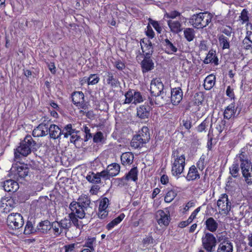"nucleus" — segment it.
Returning a JSON list of instances; mask_svg holds the SVG:
<instances>
[{
    "instance_id": "obj_2",
    "label": "nucleus",
    "mask_w": 252,
    "mask_h": 252,
    "mask_svg": "<svg viewBox=\"0 0 252 252\" xmlns=\"http://www.w3.org/2000/svg\"><path fill=\"white\" fill-rule=\"evenodd\" d=\"M150 91L156 97V104L163 105L169 101V95H166V93L164 91V86L160 78H156L151 81Z\"/></svg>"
},
{
    "instance_id": "obj_56",
    "label": "nucleus",
    "mask_w": 252,
    "mask_h": 252,
    "mask_svg": "<svg viewBox=\"0 0 252 252\" xmlns=\"http://www.w3.org/2000/svg\"><path fill=\"white\" fill-rule=\"evenodd\" d=\"M242 44L245 49L248 50L252 48V43L250 41V39L247 37L243 39Z\"/></svg>"
},
{
    "instance_id": "obj_63",
    "label": "nucleus",
    "mask_w": 252,
    "mask_h": 252,
    "mask_svg": "<svg viewBox=\"0 0 252 252\" xmlns=\"http://www.w3.org/2000/svg\"><path fill=\"white\" fill-rule=\"evenodd\" d=\"M222 32L228 36H230L232 33V29L230 26H226L222 29Z\"/></svg>"
},
{
    "instance_id": "obj_50",
    "label": "nucleus",
    "mask_w": 252,
    "mask_h": 252,
    "mask_svg": "<svg viewBox=\"0 0 252 252\" xmlns=\"http://www.w3.org/2000/svg\"><path fill=\"white\" fill-rule=\"evenodd\" d=\"M226 121L224 120H221L218 122L216 128L219 133H220L224 130L226 126Z\"/></svg>"
},
{
    "instance_id": "obj_21",
    "label": "nucleus",
    "mask_w": 252,
    "mask_h": 252,
    "mask_svg": "<svg viewBox=\"0 0 252 252\" xmlns=\"http://www.w3.org/2000/svg\"><path fill=\"white\" fill-rule=\"evenodd\" d=\"M51 229V222L48 220L41 221L36 227V232L44 234L47 233Z\"/></svg>"
},
{
    "instance_id": "obj_48",
    "label": "nucleus",
    "mask_w": 252,
    "mask_h": 252,
    "mask_svg": "<svg viewBox=\"0 0 252 252\" xmlns=\"http://www.w3.org/2000/svg\"><path fill=\"white\" fill-rule=\"evenodd\" d=\"M86 81H87L88 85H94L99 82V78L95 74H91L85 80Z\"/></svg>"
},
{
    "instance_id": "obj_38",
    "label": "nucleus",
    "mask_w": 252,
    "mask_h": 252,
    "mask_svg": "<svg viewBox=\"0 0 252 252\" xmlns=\"http://www.w3.org/2000/svg\"><path fill=\"white\" fill-rule=\"evenodd\" d=\"M59 221L60 222L61 226H62L61 229H63L64 233H66L71 226V222L70 218H65Z\"/></svg>"
},
{
    "instance_id": "obj_28",
    "label": "nucleus",
    "mask_w": 252,
    "mask_h": 252,
    "mask_svg": "<svg viewBox=\"0 0 252 252\" xmlns=\"http://www.w3.org/2000/svg\"><path fill=\"white\" fill-rule=\"evenodd\" d=\"M138 173L137 167H134L131 168L125 176L128 181H132L136 182L138 180Z\"/></svg>"
},
{
    "instance_id": "obj_25",
    "label": "nucleus",
    "mask_w": 252,
    "mask_h": 252,
    "mask_svg": "<svg viewBox=\"0 0 252 252\" xmlns=\"http://www.w3.org/2000/svg\"><path fill=\"white\" fill-rule=\"evenodd\" d=\"M206 228L212 232H215L219 226L218 222L212 217L208 218L205 222Z\"/></svg>"
},
{
    "instance_id": "obj_22",
    "label": "nucleus",
    "mask_w": 252,
    "mask_h": 252,
    "mask_svg": "<svg viewBox=\"0 0 252 252\" xmlns=\"http://www.w3.org/2000/svg\"><path fill=\"white\" fill-rule=\"evenodd\" d=\"M233 245L229 240L220 243L218 247L217 252H232Z\"/></svg>"
},
{
    "instance_id": "obj_51",
    "label": "nucleus",
    "mask_w": 252,
    "mask_h": 252,
    "mask_svg": "<svg viewBox=\"0 0 252 252\" xmlns=\"http://www.w3.org/2000/svg\"><path fill=\"white\" fill-rule=\"evenodd\" d=\"M109 200L107 197L103 198L100 201L98 209H106L108 204Z\"/></svg>"
},
{
    "instance_id": "obj_8",
    "label": "nucleus",
    "mask_w": 252,
    "mask_h": 252,
    "mask_svg": "<svg viewBox=\"0 0 252 252\" xmlns=\"http://www.w3.org/2000/svg\"><path fill=\"white\" fill-rule=\"evenodd\" d=\"M217 242L214 234L209 232L205 233L202 238V246L207 252H212L215 250Z\"/></svg>"
},
{
    "instance_id": "obj_29",
    "label": "nucleus",
    "mask_w": 252,
    "mask_h": 252,
    "mask_svg": "<svg viewBox=\"0 0 252 252\" xmlns=\"http://www.w3.org/2000/svg\"><path fill=\"white\" fill-rule=\"evenodd\" d=\"M146 142H144L142 138L139 135H136L132 138L130 145L132 147L135 149L141 148L143 146L144 144H146Z\"/></svg>"
},
{
    "instance_id": "obj_58",
    "label": "nucleus",
    "mask_w": 252,
    "mask_h": 252,
    "mask_svg": "<svg viewBox=\"0 0 252 252\" xmlns=\"http://www.w3.org/2000/svg\"><path fill=\"white\" fill-rule=\"evenodd\" d=\"M208 122L205 120L203 121L197 127V130L199 132H202L204 131L208 126Z\"/></svg>"
},
{
    "instance_id": "obj_61",
    "label": "nucleus",
    "mask_w": 252,
    "mask_h": 252,
    "mask_svg": "<svg viewBox=\"0 0 252 252\" xmlns=\"http://www.w3.org/2000/svg\"><path fill=\"white\" fill-rule=\"evenodd\" d=\"M108 212L106 209H99L98 216L101 219H105L108 216Z\"/></svg>"
},
{
    "instance_id": "obj_3",
    "label": "nucleus",
    "mask_w": 252,
    "mask_h": 252,
    "mask_svg": "<svg viewBox=\"0 0 252 252\" xmlns=\"http://www.w3.org/2000/svg\"><path fill=\"white\" fill-rule=\"evenodd\" d=\"M38 147L36 142L33 140L32 136L27 135L24 140L20 142V146L15 150V158L16 159L19 158L20 155L27 157L32 151H36Z\"/></svg>"
},
{
    "instance_id": "obj_44",
    "label": "nucleus",
    "mask_w": 252,
    "mask_h": 252,
    "mask_svg": "<svg viewBox=\"0 0 252 252\" xmlns=\"http://www.w3.org/2000/svg\"><path fill=\"white\" fill-rule=\"evenodd\" d=\"M35 233H36V228L33 226V224L31 221H28L25 227L24 234L29 235Z\"/></svg>"
},
{
    "instance_id": "obj_12",
    "label": "nucleus",
    "mask_w": 252,
    "mask_h": 252,
    "mask_svg": "<svg viewBox=\"0 0 252 252\" xmlns=\"http://www.w3.org/2000/svg\"><path fill=\"white\" fill-rule=\"evenodd\" d=\"M104 81L106 82L107 85L112 88H116L120 84L116 74L112 71L105 72Z\"/></svg>"
},
{
    "instance_id": "obj_11",
    "label": "nucleus",
    "mask_w": 252,
    "mask_h": 252,
    "mask_svg": "<svg viewBox=\"0 0 252 252\" xmlns=\"http://www.w3.org/2000/svg\"><path fill=\"white\" fill-rule=\"evenodd\" d=\"M156 218L158 224L161 226L168 225L170 221V216L168 211L166 212L159 210L157 212Z\"/></svg>"
},
{
    "instance_id": "obj_6",
    "label": "nucleus",
    "mask_w": 252,
    "mask_h": 252,
    "mask_svg": "<svg viewBox=\"0 0 252 252\" xmlns=\"http://www.w3.org/2000/svg\"><path fill=\"white\" fill-rule=\"evenodd\" d=\"M7 224L10 229L16 230L23 226L24 223L23 217L19 213H11L7 218Z\"/></svg>"
},
{
    "instance_id": "obj_39",
    "label": "nucleus",
    "mask_w": 252,
    "mask_h": 252,
    "mask_svg": "<svg viewBox=\"0 0 252 252\" xmlns=\"http://www.w3.org/2000/svg\"><path fill=\"white\" fill-rule=\"evenodd\" d=\"M125 215L122 213L118 217L114 219L111 222H110L107 225L106 228L108 230H110L113 228L115 226L118 224L125 218Z\"/></svg>"
},
{
    "instance_id": "obj_32",
    "label": "nucleus",
    "mask_w": 252,
    "mask_h": 252,
    "mask_svg": "<svg viewBox=\"0 0 252 252\" xmlns=\"http://www.w3.org/2000/svg\"><path fill=\"white\" fill-rule=\"evenodd\" d=\"M86 179L88 181L93 184H98L101 182V179L98 173H94L93 172H90L87 175Z\"/></svg>"
},
{
    "instance_id": "obj_64",
    "label": "nucleus",
    "mask_w": 252,
    "mask_h": 252,
    "mask_svg": "<svg viewBox=\"0 0 252 252\" xmlns=\"http://www.w3.org/2000/svg\"><path fill=\"white\" fill-rule=\"evenodd\" d=\"M226 94L227 96L232 98H234V93L233 92V89L231 88L230 86H228L227 87V89L226 91Z\"/></svg>"
},
{
    "instance_id": "obj_52",
    "label": "nucleus",
    "mask_w": 252,
    "mask_h": 252,
    "mask_svg": "<svg viewBox=\"0 0 252 252\" xmlns=\"http://www.w3.org/2000/svg\"><path fill=\"white\" fill-rule=\"evenodd\" d=\"M205 157L204 155H202L200 158L199 160L197 162V166L198 169L200 170H203L205 166Z\"/></svg>"
},
{
    "instance_id": "obj_54",
    "label": "nucleus",
    "mask_w": 252,
    "mask_h": 252,
    "mask_svg": "<svg viewBox=\"0 0 252 252\" xmlns=\"http://www.w3.org/2000/svg\"><path fill=\"white\" fill-rule=\"evenodd\" d=\"M116 182L118 186L123 187L127 185L128 181L124 176L122 178L117 179Z\"/></svg>"
},
{
    "instance_id": "obj_33",
    "label": "nucleus",
    "mask_w": 252,
    "mask_h": 252,
    "mask_svg": "<svg viewBox=\"0 0 252 252\" xmlns=\"http://www.w3.org/2000/svg\"><path fill=\"white\" fill-rule=\"evenodd\" d=\"M185 38L188 42H191L195 38V31L193 28H187L184 30Z\"/></svg>"
},
{
    "instance_id": "obj_10",
    "label": "nucleus",
    "mask_w": 252,
    "mask_h": 252,
    "mask_svg": "<svg viewBox=\"0 0 252 252\" xmlns=\"http://www.w3.org/2000/svg\"><path fill=\"white\" fill-rule=\"evenodd\" d=\"M72 100L74 105L79 108L86 110L88 105L84 101V94L82 92H75L72 94Z\"/></svg>"
},
{
    "instance_id": "obj_13",
    "label": "nucleus",
    "mask_w": 252,
    "mask_h": 252,
    "mask_svg": "<svg viewBox=\"0 0 252 252\" xmlns=\"http://www.w3.org/2000/svg\"><path fill=\"white\" fill-rule=\"evenodd\" d=\"M241 169L246 183L248 184H252V166L251 163H249L247 162H243Z\"/></svg>"
},
{
    "instance_id": "obj_35",
    "label": "nucleus",
    "mask_w": 252,
    "mask_h": 252,
    "mask_svg": "<svg viewBox=\"0 0 252 252\" xmlns=\"http://www.w3.org/2000/svg\"><path fill=\"white\" fill-rule=\"evenodd\" d=\"M76 130L75 129L72 128V125L69 124L64 127L63 129L62 130V135L63 136V138H67L69 136H71L74 133H75Z\"/></svg>"
},
{
    "instance_id": "obj_1",
    "label": "nucleus",
    "mask_w": 252,
    "mask_h": 252,
    "mask_svg": "<svg viewBox=\"0 0 252 252\" xmlns=\"http://www.w3.org/2000/svg\"><path fill=\"white\" fill-rule=\"evenodd\" d=\"M71 211L77 214V216L80 219L86 217V215L91 216L93 213V209L91 206V199L86 194L81 195L77 201H73L69 205Z\"/></svg>"
},
{
    "instance_id": "obj_45",
    "label": "nucleus",
    "mask_w": 252,
    "mask_h": 252,
    "mask_svg": "<svg viewBox=\"0 0 252 252\" xmlns=\"http://www.w3.org/2000/svg\"><path fill=\"white\" fill-rule=\"evenodd\" d=\"M176 195H177V193H176V191L173 190H170L168 191L166 193V194L164 197L165 202H167V203L171 202L175 198V197L176 196Z\"/></svg>"
},
{
    "instance_id": "obj_41",
    "label": "nucleus",
    "mask_w": 252,
    "mask_h": 252,
    "mask_svg": "<svg viewBox=\"0 0 252 252\" xmlns=\"http://www.w3.org/2000/svg\"><path fill=\"white\" fill-rule=\"evenodd\" d=\"M51 228L53 229L54 235H60L61 233H64L59 221H55L51 223Z\"/></svg>"
},
{
    "instance_id": "obj_24",
    "label": "nucleus",
    "mask_w": 252,
    "mask_h": 252,
    "mask_svg": "<svg viewBox=\"0 0 252 252\" xmlns=\"http://www.w3.org/2000/svg\"><path fill=\"white\" fill-rule=\"evenodd\" d=\"M164 18H167L168 19H174L176 18L177 17L179 18V20L181 22H183V23H186L187 21V19L183 16L180 12L177 10L171 11L169 12H166L164 16Z\"/></svg>"
},
{
    "instance_id": "obj_37",
    "label": "nucleus",
    "mask_w": 252,
    "mask_h": 252,
    "mask_svg": "<svg viewBox=\"0 0 252 252\" xmlns=\"http://www.w3.org/2000/svg\"><path fill=\"white\" fill-rule=\"evenodd\" d=\"M215 76L212 75L208 76L204 80V86L206 90H210L215 84Z\"/></svg>"
},
{
    "instance_id": "obj_31",
    "label": "nucleus",
    "mask_w": 252,
    "mask_h": 252,
    "mask_svg": "<svg viewBox=\"0 0 252 252\" xmlns=\"http://www.w3.org/2000/svg\"><path fill=\"white\" fill-rule=\"evenodd\" d=\"M107 170L111 177L117 175L120 171V165L117 163H113L107 166Z\"/></svg>"
},
{
    "instance_id": "obj_18",
    "label": "nucleus",
    "mask_w": 252,
    "mask_h": 252,
    "mask_svg": "<svg viewBox=\"0 0 252 252\" xmlns=\"http://www.w3.org/2000/svg\"><path fill=\"white\" fill-rule=\"evenodd\" d=\"M141 66L143 73L147 72L154 68V63L151 57H144L141 62Z\"/></svg>"
},
{
    "instance_id": "obj_17",
    "label": "nucleus",
    "mask_w": 252,
    "mask_h": 252,
    "mask_svg": "<svg viewBox=\"0 0 252 252\" xmlns=\"http://www.w3.org/2000/svg\"><path fill=\"white\" fill-rule=\"evenodd\" d=\"M3 187L5 191L14 192L19 189V185L16 181L9 179L3 182Z\"/></svg>"
},
{
    "instance_id": "obj_53",
    "label": "nucleus",
    "mask_w": 252,
    "mask_h": 252,
    "mask_svg": "<svg viewBox=\"0 0 252 252\" xmlns=\"http://www.w3.org/2000/svg\"><path fill=\"white\" fill-rule=\"evenodd\" d=\"M103 139V135L100 131L96 132L93 137V141L94 143L101 142Z\"/></svg>"
},
{
    "instance_id": "obj_15",
    "label": "nucleus",
    "mask_w": 252,
    "mask_h": 252,
    "mask_svg": "<svg viewBox=\"0 0 252 252\" xmlns=\"http://www.w3.org/2000/svg\"><path fill=\"white\" fill-rule=\"evenodd\" d=\"M48 133L50 138L53 139H60L63 132L58 126L52 124L48 127Z\"/></svg>"
},
{
    "instance_id": "obj_20",
    "label": "nucleus",
    "mask_w": 252,
    "mask_h": 252,
    "mask_svg": "<svg viewBox=\"0 0 252 252\" xmlns=\"http://www.w3.org/2000/svg\"><path fill=\"white\" fill-rule=\"evenodd\" d=\"M150 108L147 105H140L137 108V116L141 119L148 118L150 115Z\"/></svg>"
},
{
    "instance_id": "obj_4",
    "label": "nucleus",
    "mask_w": 252,
    "mask_h": 252,
    "mask_svg": "<svg viewBox=\"0 0 252 252\" xmlns=\"http://www.w3.org/2000/svg\"><path fill=\"white\" fill-rule=\"evenodd\" d=\"M171 158V174L179 178L185 168V156L180 154L178 150H174L172 152Z\"/></svg>"
},
{
    "instance_id": "obj_36",
    "label": "nucleus",
    "mask_w": 252,
    "mask_h": 252,
    "mask_svg": "<svg viewBox=\"0 0 252 252\" xmlns=\"http://www.w3.org/2000/svg\"><path fill=\"white\" fill-rule=\"evenodd\" d=\"M68 218H70L71 224H73L77 228L80 229L81 227H82L83 224L81 223V221L78 220L76 213L71 211V213L68 215ZM78 218H79L78 217Z\"/></svg>"
},
{
    "instance_id": "obj_7",
    "label": "nucleus",
    "mask_w": 252,
    "mask_h": 252,
    "mask_svg": "<svg viewBox=\"0 0 252 252\" xmlns=\"http://www.w3.org/2000/svg\"><path fill=\"white\" fill-rule=\"evenodd\" d=\"M29 169L27 165H13L10 169V172L13 175V178L20 181L23 180L28 175Z\"/></svg>"
},
{
    "instance_id": "obj_26",
    "label": "nucleus",
    "mask_w": 252,
    "mask_h": 252,
    "mask_svg": "<svg viewBox=\"0 0 252 252\" xmlns=\"http://www.w3.org/2000/svg\"><path fill=\"white\" fill-rule=\"evenodd\" d=\"M134 155L131 152L123 153L121 157L122 164L124 165H130L133 162Z\"/></svg>"
},
{
    "instance_id": "obj_49",
    "label": "nucleus",
    "mask_w": 252,
    "mask_h": 252,
    "mask_svg": "<svg viewBox=\"0 0 252 252\" xmlns=\"http://www.w3.org/2000/svg\"><path fill=\"white\" fill-rule=\"evenodd\" d=\"M96 242L95 238L93 237L88 238L85 244V246L90 249L92 251H94V246Z\"/></svg>"
},
{
    "instance_id": "obj_55",
    "label": "nucleus",
    "mask_w": 252,
    "mask_h": 252,
    "mask_svg": "<svg viewBox=\"0 0 252 252\" xmlns=\"http://www.w3.org/2000/svg\"><path fill=\"white\" fill-rule=\"evenodd\" d=\"M149 22L158 33H160L161 32V28L157 21L150 19Z\"/></svg>"
},
{
    "instance_id": "obj_57",
    "label": "nucleus",
    "mask_w": 252,
    "mask_h": 252,
    "mask_svg": "<svg viewBox=\"0 0 252 252\" xmlns=\"http://www.w3.org/2000/svg\"><path fill=\"white\" fill-rule=\"evenodd\" d=\"M83 130L85 133L84 141L86 142L92 137V135L90 132V129L88 126H83Z\"/></svg>"
},
{
    "instance_id": "obj_14",
    "label": "nucleus",
    "mask_w": 252,
    "mask_h": 252,
    "mask_svg": "<svg viewBox=\"0 0 252 252\" xmlns=\"http://www.w3.org/2000/svg\"><path fill=\"white\" fill-rule=\"evenodd\" d=\"M170 100L173 105L178 104L183 98V92L180 87L175 88L171 90Z\"/></svg>"
},
{
    "instance_id": "obj_34",
    "label": "nucleus",
    "mask_w": 252,
    "mask_h": 252,
    "mask_svg": "<svg viewBox=\"0 0 252 252\" xmlns=\"http://www.w3.org/2000/svg\"><path fill=\"white\" fill-rule=\"evenodd\" d=\"M141 137L144 140V142L147 143L150 139V132L148 127L143 126L141 130L139 131V133L137 134Z\"/></svg>"
},
{
    "instance_id": "obj_27",
    "label": "nucleus",
    "mask_w": 252,
    "mask_h": 252,
    "mask_svg": "<svg viewBox=\"0 0 252 252\" xmlns=\"http://www.w3.org/2000/svg\"><path fill=\"white\" fill-rule=\"evenodd\" d=\"M200 178L199 174L194 165H192L189 168L186 176V179L189 181H193Z\"/></svg>"
},
{
    "instance_id": "obj_19",
    "label": "nucleus",
    "mask_w": 252,
    "mask_h": 252,
    "mask_svg": "<svg viewBox=\"0 0 252 252\" xmlns=\"http://www.w3.org/2000/svg\"><path fill=\"white\" fill-rule=\"evenodd\" d=\"M181 22L179 20L178 21L169 20L167 21V25L172 32L178 33L183 30Z\"/></svg>"
},
{
    "instance_id": "obj_40",
    "label": "nucleus",
    "mask_w": 252,
    "mask_h": 252,
    "mask_svg": "<svg viewBox=\"0 0 252 252\" xmlns=\"http://www.w3.org/2000/svg\"><path fill=\"white\" fill-rule=\"evenodd\" d=\"M235 114V105L234 104L229 105L224 112V118L227 119H230Z\"/></svg>"
},
{
    "instance_id": "obj_47",
    "label": "nucleus",
    "mask_w": 252,
    "mask_h": 252,
    "mask_svg": "<svg viewBox=\"0 0 252 252\" xmlns=\"http://www.w3.org/2000/svg\"><path fill=\"white\" fill-rule=\"evenodd\" d=\"M133 98L134 101L132 103L135 104L139 103L144 101V97L142 94L139 92L135 91L133 90Z\"/></svg>"
},
{
    "instance_id": "obj_42",
    "label": "nucleus",
    "mask_w": 252,
    "mask_h": 252,
    "mask_svg": "<svg viewBox=\"0 0 252 252\" xmlns=\"http://www.w3.org/2000/svg\"><path fill=\"white\" fill-rule=\"evenodd\" d=\"M218 39L220 46L223 49H229L230 47L229 41L226 37L223 34L218 35Z\"/></svg>"
},
{
    "instance_id": "obj_43",
    "label": "nucleus",
    "mask_w": 252,
    "mask_h": 252,
    "mask_svg": "<svg viewBox=\"0 0 252 252\" xmlns=\"http://www.w3.org/2000/svg\"><path fill=\"white\" fill-rule=\"evenodd\" d=\"M239 165L237 162H234L229 168V173L234 178H237L239 176Z\"/></svg>"
},
{
    "instance_id": "obj_30",
    "label": "nucleus",
    "mask_w": 252,
    "mask_h": 252,
    "mask_svg": "<svg viewBox=\"0 0 252 252\" xmlns=\"http://www.w3.org/2000/svg\"><path fill=\"white\" fill-rule=\"evenodd\" d=\"M164 46L165 47V52L168 54H174L178 50L175 45L167 38L164 40Z\"/></svg>"
},
{
    "instance_id": "obj_16",
    "label": "nucleus",
    "mask_w": 252,
    "mask_h": 252,
    "mask_svg": "<svg viewBox=\"0 0 252 252\" xmlns=\"http://www.w3.org/2000/svg\"><path fill=\"white\" fill-rule=\"evenodd\" d=\"M48 126L45 124H40L32 131L33 137H42L48 134Z\"/></svg>"
},
{
    "instance_id": "obj_46",
    "label": "nucleus",
    "mask_w": 252,
    "mask_h": 252,
    "mask_svg": "<svg viewBox=\"0 0 252 252\" xmlns=\"http://www.w3.org/2000/svg\"><path fill=\"white\" fill-rule=\"evenodd\" d=\"M125 96L126 99L124 104H129L130 103H132V101H134L133 90H129L126 93H125Z\"/></svg>"
},
{
    "instance_id": "obj_62",
    "label": "nucleus",
    "mask_w": 252,
    "mask_h": 252,
    "mask_svg": "<svg viewBox=\"0 0 252 252\" xmlns=\"http://www.w3.org/2000/svg\"><path fill=\"white\" fill-rule=\"evenodd\" d=\"M201 207H199L196 208L191 214L189 217L188 218L189 221L192 222V220L196 218V216L198 213L200 211Z\"/></svg>"
},
{
    "instance_id": "obj_59",
    "label": "nucleus",
    "mask_w": 252,
    "mask_h": 252,
    "mask_svg": "<svg viewBox=\"0 0 252 252\" xmlns=\"http://www.w3.org/2000/svg\"><path fill=\"white\" fill-rule=\"evenodd\" d=\"M240 18L243 22L249 21L248 12L246 9H244L241 13Z\"/></svg>"
},
{
    "instance_id": "obj_9",
    "label": "nucleus",
    "mask_w": 252,
    "mask_h": 252,
    "mask_svg": "<svg viewBox=\"0 0 252 252\" xmlns=\"http://www.w3.org/2000/svg\"><path fill=\"white\" fill-rule=\"evenodd\" d=\"M217 206L220 212L222 214L227 215L231 209V203L229 201L228 195L226 193L221 194L217 201Z\"/></svg>"
},
{
    "instance_id": "obj_60",
    "label": "nucleus",
    "mask_w": 252,
    "mask_h": 252,
    "mask_svg": "<svg viewBox=\"0 0 252 252\" xmlns=\"http://www.w3.org/2000/svg\"><path fill=\"white\" fill-rule=\"evenodd\" d=\"M79 132V131L76 130V132L74 133L70 136V142L74 143L75 144L76 141H79L81 139L80 136L78 135V133Z\"/></svg>"
},
{
    "instance_id": "obj_5",
    "label": "nucleus",
    "mask_w": 252,
    "mask_h": 252,
    "mask_svg": "<svg viewBox=\"0 0 252 252\" xmlns=\"http://www.w3.org/2000/svg\"><path fill=\"white\" fill-rule=\"evenodd\" d=\"M212 15L207 12H200L193 14L189 19V24L193 28L200 29L206 27L211 22Z\"/></svg>"
},
{
    "instance_id": "obj_23",
    "label": "nucleus",
    "mask_w": 252,
    "mask_h": 252,
    "mask_svg": "<svg viewBox=\"0 0 252 252\" xmlns=\"http://www.w3.org/2000/svg\"><path fill=\"white\" fill-rule=\"evenodd\" d=\"M142 42L144 47L141 44V45L143 53L145 52V54L144 55V57H151L154 52L153 44L151 41L149 40H146V42L144 40Z\"/></svg>"
}]
</instances>
